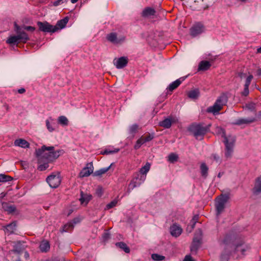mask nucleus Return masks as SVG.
Listing matches in <instances>:
<instances>
[{
    "label": "nucleus",
    "mask_w": 261,
    "mask_h": 261,
    "mask_svg": "<svg viewBox=\"0 0 261 261\" xmlns=\"http://www.w3.org/2000/svg\"><path fill=\"white\" fill-rule=\"evenodd\" d=\"M22 243H23V242L21 241L16 242L14 245V251L17 253H20L24 249V247L22 245Z\"/></svg>",
    "instance_id": "29"
},
{
    "label": "nucleus",
    "mask_w": 261,
    "mask_h": 261,
    "mask_svg": "<svg viewBox=\"0 0 261 261\" xmlns=\"http://www.w3.org/2000/svg\"><path fill=\"white\" fill-rule=\"evenodd\" d=\"M141 145H140L139 144H138V143H137V142L136 144H135V145L134 146V148L135 149H138L141 147Z\"/></svg>",
    "instance_id": "61"
},
{
    "label": "nucleus",
    "mask_w": 261,
    "mask_h": 261,
    "mask_svg": "<svg viewBox=\"0 0 261 261\" xmlns=\"http://www.w3.org/2000/svg\"><path fill=\"white\" fill-rule=\"evenodd\" d=\"M189 129L197 139L201 140L203 136L208 131L209 126H204L201 124H192Z\"/></svg>",
    "instance_id": "4"
},
{
    "label": "nucleus",
    "mask_w": 261,
    "mask_h": 261,
    "mask_svg": "<svg viewBox=\"0 0 261 261\" xmlns=\"http://www.w3.org/2000/svg\"><path fill=\"white\" fill-rule=\"evenodd\" d=\"M107 40L113 44H119L124 41L125 38L121 37L120 38L117 37L116 33H111L107 35Z\"/></svg>",
    "instance_id": "14"
},
{
    "label": "nucleus",
    "mask_w": 261,
    "mask_h": 261,
    "mask_svg": "<svg viewBox=\"0 0 261 261\" xmlns=\"http://www.w3.org/2000/svg\"><path fill=\"white\" fill-rule=\"evenodd\" d=\"M178 119L176 117L170 116L160 121L159 125L165 128H169L172 123H176Z\"/></svg>",
    "instance_id": "11"
},
{
    "label": "nucleus",
    "mask_w": 261,
    "mask_h": 261,
    "mask_svg": "<svg viewBox=\"0 0 261 261\" xmlns=\"http://www.w3.org/2000/svg\"><path fill=\"white\" fill-rule=\"evenodd\" d=\"M170 234L172 237L177 238L179 237L182 232L181 227L176 224H174L170 227Z\"/></svg>",
    "instance_id": "16"
},
{
    "label": "nucleus",
    "mask_w": 261,
    "mask_h": 261,
    "mask_svg": "<svg viewBox=\"0 0 261 261\" xmlns=\"http://www.w3.org/2000/svg\"><path fill=\"white\" fill-rule=\"evenodd\" d=\"M16 224L15 222H13L5 227V231L7 233L11 234L14 232L16 230Z\"/></svg>",
    "instance_id": "26"
},
{
    "label": "nucleus",
    "mask_w": 261,
    "mask_h": 261,
    "mask_svg": "<svg viewBox=\"0 0 261 261\" xmlns=\"http://www.w3.org/2000/svg\"><path fill=\"white\" fill-rule=\"evenodd\" d=\"M151 258L154 261H162L165 259V257L163 255L153 253L151 255Z\"/></svg>",
    "instance_id": "39"
},
{
    "label": "nucleus",
    "mask_w": 261,
    "mask_h": 261,
    "mask_svg": "<svg viewBox=\"0 0 261 261\" xmlns=\"http://www.w3.org/2000/svg\"><path fill=\"white\" fill-rule=\"evenodd\" d=\"M228 98L225 94H222L216 100L213 106L207 109V112L216 115L222 109L223 107L227 103Z\"/></svg>",
    "instance_id": "3"
},
{
    "label": "nucleus",
    "mask_w": 261,
    "mask_h": 261,
    "mask_svg": "<svg viewBox=\"0 0 261 261\" xmlns=\"http://www.w3.org/2000/svg\"><path fill=\"white\" fill-rule=\"evenodd\" d=\"M218 133L221 135V137L224 139L223 142L225 145V157L227 159H230L232 157L233 153L236 137V136L232 135L226 136L224 129L222 128H218Z\"/></svg>",
    "instance_id": "2"
},
{
    "label": "nucleus",
    "mask_w": 261,
    "mask_h": 261,
    "mask_svg": "<svg viewBox=\"0 0 261 261\" xmlns=\"http://www.w3.org/2000/svg\"><path fill=\"white\" fill-rule=\"evenodd\" d=\"M79 222V219L77 218H75L73 219V222H69L68 224L64 225L63 227L64 231H68L69 229H71L74 227V224L77 223Z\"/></svg>",
    "instance_id": "28"
},
{
    "label": "nucleus",
    "mask_w": 261,
    "mask_h": 261,
    "mask_svg": "<svg viewBox=\"0 0 261 261\" xmlns=\"http://www.w3.org/2000/svg\"><path fill=\"white\" fill-rule=\"evenodd\" d=\"M46 181L51 188H57L60 185L61 181L59 173H53L47 177Z\"/></svg>",
    "instance_id": "8"
},
{
    "label": "nucleus",
    "mask_w": 261,
    "mask_h": 261,
    "mask_svg": "<svg viewBox=\"0 0 261 261\" xmlns=\"http://www.w3.org/2000/svg\"><path fill=\"white\" fill-rule=\"evenodd\" d=\"M246 108L250 111H254L255 110V103L254 102H250L246 104Z\"/></svg>",
    "instance_id": "49"
},
{
    "label": "nucleus",
    "mask_w": 261,
    "mask_h": 261,
    "mask_svg": "<svg viewBox=\"0 0 261 261\" xmlns=\"http://www.w3.org/2000/svg\"><path fill=\"white\" fill-rule=\"evenodd\" d=\"M212 158L217 163H220L221 161H220V158L217 154H212Z\"/></svg>",
    "instance_id": "55"
},
{
    "label": "nucleus",
    "mask_w": 261,
    "mask_h": 261,
    "mask_svg": "<svg viewBox=\"0 0 261 261\" xmlns=\"http://www.w3.org/2000/svg\"><path fill=\"white\" fill-rule=\"evenodd\" d=\"M94 167L92 162L88 163L86 164L80 173V177H84L89 176L91 173H93Z\"/></svg>",
    "instance_id": "13"
},
{
    "label": "nucleus",
    "mask_w": 261,
    "mask_h": 261,
    "mask_svg": "<svg viewBox=\"0 0 261 261\" xmlns=\"http://www.w3.org/2000/svg\"><path fill=\"white\" fill-rule=\"evenodd\" d=\"M253 79V76L252 75H249L246 80V81H245V87H249L250 83H251V80H252Z\"/></svg>",
    "instance_id": "52"
},
{
    "label": "nucleus",
    "mask_w": 261,
    "mask_h": 261,
    "mask_svg": "<svg viewBox=\"0 0 261 261\" xmlns=\"http://www.w3.org/2000/svg\"><path fill=\"white\" fill-rule=\"evenodd\" d=\"M178 159V156L174 153H171L168 156V161L171 163H174Z\"/></svg>",
    "instance_id": "45"
},
{
    "label": "nucleus",
    "mask_w": 261,
    "mask_h": 261,
    "mask_svg": "<svg viewBox=\"0 0 261 261\" xmlns=\"http://www.w3.org/2000/svg\"><path fill=\"white\" fill-rule=\"evenodd\" d=\"M257 52L258 53H261V47H259V48H257Z\"/></svg>",
    "instance_id": "64"
},
{
    "label": "nucleus",
    "mask_w": 261,
    "mask_h": 261,
    "mask_svg": "<svg viewBox=\"0 0 261 261\" xmlns=\"http://www.w3.org/2000/svg\"><path fill=\"white\" fill-rule=\"evenodd\" d=\"M118 202V200L116 199H114L109 203L107 205V208L110 209L115 206Z\"/></svg>",
    "instance_id": "48"
},
{
    "label": "nucleus",
    "mask_w": 261,
    "mask_h": 261,
    "mask_svg": "<svg viewBox=\"0 0 261 261\" xmlns=\"http://www.w3.org/2000/svg\"><path fill=\"white\" fill-rule=\"evenodd\" d=\"M103 189L101 187H98L96 190V195L99 197H100L102 194H103Z\"/></svg>",
    "instance_id": "50"
},
{
    "label": "nucleus",
    "mask_w": 261,
    "mask_h": 261,
    "mask_svg": "<svg viewBox=\"0 0 261 261\" xmlns=\"http://www.w3.org/2000/svg\"><path fill=\"white\" fill-rule=\"evenodd\" d=\"M58 123L63 126H67L68 124V120L64 116H61L59 117L58 119Z\"/></svg>",
    "instance_id": "35"
},
{
    "label": "nucleus",
    "mask_w": 261,
    "mask_h": 261,
    "mask_svg": "<svg viewBox=\"0 0 261 261\" xmlns=\"http://www.w3.org/2000/svg\"><path fill=\"white\" fill-rule=\"evenodd\" d=\"M113 164L112 163L108 167L101 168V169H100L98 170L95 171L93 173V176H101L102 174L106 173L108 170H109L111 169V167H112Z\"/></svg>",
    "instance_id": "24"
},
{
    "label": "nucleus",
    "mask_w": 261,
    "mask_h": 261,
    "mask_svg": "<svg viewBox=\"0 0 261 261\" xmlns=\"http://www.w3.org/2000/svg\"><path fill=\"white\" fill-rule=\"evenodd\" d=\"M23 29L24 30L31 32H33L35 30V28L31 26H24Z\"/></svg>",
    "instance_id": "56"
},
{
    "label": "nucleus",
    "mask_w": 261,
    "mask_h": 261,
    "mask_svg": "<svg viewBox=\"0 0 261 261\" xmlns=\"http://www.w3.org/2000/svg\"><path fill=\"white\" fill-rule=\"evenodd\" d=\"M200 172L201 176L204 178H206L208 175V168L205 163H202L200 167Z\"/></svg>",
    "instance_id": "25"
},
{
    "label": "nucleus",
    "mask_w": 261,
    "mask_h": 261,
    "mask_svg": "<svg viewBox=\"0 0 261 261\" xmlns=\"http://www.w3.org/2000/svg\"><path fill=\"white\" fill-rule=\"evenodd\" d=\"M116 246L122 249L126 253H129L130 251L129 248L127 247L126 244L123 242H119L116 243Z\"/></svg>",
    "instance_id": "37"
},
{
    "label": "nucleus",
    "mask_w": 261,
    "mask_h": 261,
    "mask_svg": "<svg viewBox=\"0 0 261 261\" xmlns=\"http://www.w3.org/2000/svg\"><path fill=\"white\" fill-rule=\"evenodd\" d=\"M13 178L9 175L0 174V182H5L12 180Z\"/></svg>",
    "instance_id": "38"
},
{
    "label": "nucleus",
    "mask_w": 261,
    "mask_h": 261,
    "mask_svg": "<svg viewBox=\"0 0 261 261\" xmlns=\"http://www.w3.org/2000/svg\"><path fill=\"white\" fill-rule=\"evenodd\" d=\"M69 18L68 17H65L63 19L59 20L56 24V27L58 28V30L60 29H62L64 28L67 22H68Z\"/></svg>",
    "instance_id": "27"
},
{
    "label": "nucleus",
    "mask_w": 261,
    "mask_h": 261,
    "mask_svg": "<svg viewBox=\"0 0 261 261\" xmlns=\"http://www.w3.org/2000/svg\"><path fill=\"white\" fill-rule=\"evenodd\" d=\"M49 248L50 246L48 242H43L40 245V249L42 252L47 251Z\"/></svg>",
    "instance_id": "36"
},
{
    "label": "nucleus",
    "mask_w": 261,
    "mask_h": 261,
    "mask_svg": "<svg viewBox=\"0 0 261 261\" xmlns=\"http://www.w3.org/2000/svg\"><path fill=\"white\" fill-rule=\"evenodd\" d=\"M184 261H194V259L190 255H186L184 258Z\"/></svg>",
    "instance_id": "59"
},
{
    "label": "nucleus",
    "mask_w": 261,
    "mask_h": 261,
    "mask_svg": "<svg viewBox=\"0 0 261 261\" xmlns=\"http://www.w3.org/2000/svg\"><path fill=\"white\" fill-rule=\"evenodd\" d=\"M204 32V25L199 22L194 24L190 30V35L193 37H195Z\"/></svg>",
    "instance_id": "9"
},
{
    "label": "nucleus",
    "mask_w": 261,
    "mask_h": 261,
    "mask_svg": "<svg viewBox=\"0 0 261 261\" xmlns=\"http://www.w3.org/2000/svg\"><path fill=\"white\" fill-rule=\"evenodd\" d=\"M114 65L118 69L124 67L128 63V59L126 57H121L118 59H115L113 61Z\"/></svg>",
    "instance_id": "15"
},
{
    "label": "nucleus",
    "mask_w": 261,
    "mask_h": 261,
    "mask_svg": "<svg viewBox=\"0 0 261 261\" xmlns=\"http://www.w3.org/2000/svg\"><path fill=\"white\" fill-rule=\"evenodd\" d=\"M119 151V148H115L114 149H105L103 152H102V154H112L118 152Z\"/></svg>",
    "instance_id": "44"
},
{
    "label": "nucleus",
    "mask_w": 261,
    "mask_h": 261,
    "mask_svg": "<svg viewBox=\"0 0 261 261\" xmlns=\"http://www.w3.org/2000/svg\"><path fill=\"white\" fill-rule=\"evenodd\" d=\"M63 153L62 150H55L54 146L47 147L45 145H43L41 148L36 150V155L38 163L53 161Z\"/></svg>",
    "instance_id": "1"
},
{
    "label": "nucleus",
    "mask_w": 261,
    "mask_h": 261,
    "mask_svg": "<svg viewBox=\"0 0 261 261\" xmlns=\"http://www.w3.org/2000/svg\"><path fill=\"white\" fill-rule=\"evenodd\" d=\"M199 246L200 244L193 242L191 246V251L193 253H196Z\"/></svg>",
    "instance_id": "42"
},
{
    "label": "nucleus",
    "mask_w": 261,
    "mask_h": 261,
    "mask_svg": "<svg viewBox=\"0 0 261 261\" xmlns=\"http://www.w3.org/2000/svg\"><path fill=\"white\" fill-rule=\"evenodd\" d=\"M249 93V87L244 86V90L242 92V95L246 96L248 95Z\"/></svg>",
    "instance_id": "54"
},
{
    "label": "nucleus",
    "mask_w": 261,
    "mask_h": 261,
    "mask_svg": "<svg viewBox=\"0 0 261 261\" xmlns=\"http://www.w3.org/2000/svg\"><path fill=\"white\" fill-rule=\"evenodd\" d=\"M256 121V119L255 117H249L248 118H239L237 119L234 122L232 123L233 124L239 125V126H243L244 127L245 125H248L250 123L254 122Z\"/></svg>",
    "instance_id": "12"
},
{
    "label": "nucleus",
    "mask_w": 261,
    "mask_h": 261,
    "mask_svg": "<svg viewBox=\"0 0 261 261\" xmlns=\"http://www.w3.org/2000/svg\"><path fill=\"white\" fill-rule=\"evenodd\" d=\"M137 143H138V144H139L141 145H142V144L145 143V142H144V136H142L140 139H139L137 140Z\"/></svg>",
    "instance_id": "58"
},
{
    "label": "nucleus",
    "mask_w": 261,
    "mask_h": 261,
    "mask_svg": "<svg viewBox=\"0 0 261 261\" xmlns=\"http://www.w3.org/2000/svg\"><path fill=\"white\" fill-rule=\"evenodd\" d=\"M198 218H199L198 215H195L193 217V219L191 220V228L192 229L195 227V224L198 222Z\"/></svg>",
    "instance_id": "46"
},
{
    "label": "nucleus",
    "mask_w": 261,
    "mask_h": 261,
    "mask_svg": "<svg viewBox=\"0 0 261 261\" xmlns=\"http://www.w3.org/2000/svg\"><path fill=\"white\" fill-rule=\"evenodd\" d=\"M249 249V247L247 245H238L236 247V251L237 252H241L242 254H244V252Z\"/></svg>",
    "instance_id": "30"
},
{
    "label": "nucleus",
    "mask_w": 261,
    "mask_h": 261,
    "mask_svg": "<svg viewBox=\"0 0 261 261\" xmlns=\"http://www.w3.org/2000/svg\"><path fill=\"white\" fill-rule=\"evenodd\" d=\"M80 195L81 197L79 200L82 204L86 205L92 199V195L91 194L84 193L83 191L81 192Z\"/></svg>",
    "instance_id": "17"
},
{
    "label": "nucleus",
    "mask_w": 261,
    "mask_h": 261,
    "mask_svg": "<svg viewBox=\"0 0 261 261\" xmlns=\"http://www.w3.org/2000/svg\"><path fill=\"white\" fill-rule=\"evenodd\" d=\"M25 91V90L24 88H20V89H18V92L20 94H22V93H24Z\"/></svg>",
    "instance_id": "60"
},
{
    "label": "nucleus",
    "mask_w": 261,
    "mask_h": 261,
    "mask_svg": "<svg viewBox=\"0 0 261 261\" xmlns=\"http://www.w3.org/2000/svg\"><path fill=\"white\" fill-rule=\"evenodd\" d=\"M15 27V31L16 33L18 36V39L20 42L25 43L28 40H29L30 38L27 34L22 29L17 25L16 23L14 24Z\"/></svg>",
    "instance_id": "10"
},
{
    "label": "nucleus",
    "mask_w": 261,
    "mask_h": 261,
    "mask_svg": "<svg viewBox=\"0 0 261 261\" xmlns=\"http://www.w3.org/2000/svg\"><path fill=\"white\" fill-rule=\"evenodd\" d=\"M257 74L258 75L261 76V68L258 69L257 71Z\"/></svg>",
    "instance_id": "63"
},
{
    "label": "nucleus",
    "mask_w": 261,
    "mask_h": 261,
    "mask_svg": "<svg viewBox=\"0 0 261 261\" xmlns=\"http://www.w3.org/2000/svg\"><path fill=\"white\" fill-rule=\"evenodd\" d=\"M37 25L39 30L44 33H55L58 30L56 26H53L47 21H38Z\"/></svg>",
    "instance_id": "7"
},
{
    "label": "nucleus",
    "mask_w": 261,
    "mask_h": 261,
    "mask_svg": "<svg viewBox=\"0 0 261 261\" xmlns=\"http://www.w3.org/2000/svg\"><path fill=\"white\" fill-rule=\"evenodd\" d=\"M146 177V175H140L139 173H137L129 184L127 192L130 193L135 188L139 187L145 180Z\"/></svg>",
    "instance_id": "5"
},
{
    "label": "nucleus",
    "mask_w": 261,
    "mask_h": 261,
    "mask_svg": "<svg viewBox=\"0 0 261 261\" xmlns=\"http://www.w3.org/2000/svg\"><path fill=\"white\" fill-rule=\"evenodd\" d=\"M201 235H202L201 231L199 230L197 234L195 236V237L193 239V242L200 244Z\"/></svg>",
    "instance_id": "41"
},
{
    "label": "nucleus",
    "mask_w": 261,
    "mask_h": 261,
    "mask_svg": "<svg viewBox=\"0 0 261 261\" xmlns=\"http://www.w3.org/2000/svg\"><path fill=\"white\" fill-rule=\"evenodd\" d=\"M6 42L8 44H12L18 43L20 42V41L18 39L17 35H16L15 36H12L9 37L7 40Z\"/></svg>",
    "instance_id": "31"
},
{
    "label": "nucleus",
    "mask_w": 261,
    "mask_h": 261,
    "mask_svg": "<svg viewBox=\"0 0 261 261\" xmlns=\"http://www.w3.org/2000/svg\"><path fill=\"white\" fill-rule=\"evenodd\" d=\"M24 257L27 259L29 258V254L27 251L24 252Z\"/></svg>",
    "instance_id": "62"
},
{
    "label": "nucleus",
    "mask_w": 261,
    "mask_h": 261,
    "mask_svg": "<svg viewBox=\"0 0 261 261\" xmlns=\"http://www.w3.org/2000/svg\"><path fill=\"white\" fill-rule=\"evenodd\" d=\"M228 199L229 197L227 195H222L218 198L215 204L216 214L217 216L219 215L223 212L225 204Z\"/></svg>",
    "instance_id": "6"
},
{
    "label": "nucleus",
    "mask_w": 261,
    "mask_h": 261,
    "mask_svg": "<svg viewBox=\"0 0 261 261\" xmlns=\"http://www.w3.org/2000/svg\"><path fill=\"white\" fill-rule=\"evenodd\" d=\"M48 163L47 162H43L41 163H39L40 165L38 166V169L40 171H43L46 169L48 167Z\"/></svg>",
    "instance_id": "43"
},
{
    "label": "nucleus",
    "mask_w": 261,
    "mask_h": 261,
    "mask_svg": "<svg viewBox=\"0 0 261 261\" xmlns=\"http://www.w3.org/2000/svg\"><path fill=\"white\" fill-rule=\"evenodd\" d=\"M154 134H149L146 136H144V142L146 143L151 141L154 138Z\"/></svg>",
    "instance_id": "47"
},
{
    "label": "nucleus",
    "mask_w": 261,
    "mask_h": 261,
    "mask_svg": "<svg viewBox=\"0 0 261 261\" xmlns=\"http://www.w3.org/2000/svg\"><path fill=\"white\" fill-rule=\"evenodd\" d=\"M184 80L185 79L184 77H180L172 82L169 85L167 88L168 90L170 91H172L177 88L180 85L182 82L184 81Z\"/></svg>",
    "instance_id": "20"
},
{
    "label": "nucleus",
    "mask_w": 261,
    "mask_h": 261,
    "mask_svg": "<svg viewBox=\"0 0 261 261\" xmlns=\"http://www.w3.org/2000/svg\"><path fill=\"white\" fill-rule=\"evenodd\" d=\"M138 127V125L136 124H134L129 127V133L130 134L132 135L133 137H134L135 134L137 132Z\"/></svg>",
    "instance_id": "40"
},
{
    "label": "nucleus",
    "mask_w": 261,
    "mask_h": 261,
    "mask_svg": "<svg viewBox=\"0 0 261 261\" xmlns=\"http://www.w3.org/2000/svg\"><path fill=\"white\" fill-rule=\"evenodd\" d=\"M66 2L67 0H57L53 3V5L56 7Z\"/></svg>",
    "instance_id": "53"
},
{
    "label": "nucleus",
    "mask_w": 261,
    "mask_h": 261,
    "mask_svg": "<svg viewBox=\"0 0 261 261\" xmlns=\"http://www.w3.org/2000/svg\"><path fill=\"white\" fill-rule=\"evenodd\" d=\"M150 168V164L149 163H147L143 167H142L140 170V175H146V173L149 171Z\"/></svg>",
    "instance_id": "32"
},
{
    "label": "nucleus",
    "mask_w": 261,
    "mask_h": 261,
    "mask_svg": "<svg viewBox=\"0 0 261 261\" xmlns=\"http://www.w3.org/2000/svg\"><path fill=\"white\" fill-rule=\"evenodd\" d=\"M2 208L9 214H12L16 211V206L14 204H9L7 202H3L2 204Z\"/></svg>",
    "instance_id": "18"
},
{
    "label": "nucleus",
    "mask_w": 261,
    "mask_h": 261,
    "mask_svg": "<svg viewBox=\"0 0 261 261\" xmlns=\"http://www.w3.org/2000/svg\"><path fill=\"white\" fill-rule=\"evenodd\" d=\"M155 10L151 7L145 8L142 13V15L144 17H149L151 16H153L155 14Z\"/></svg>",
    "instance_id": "21"
},
{
    "label": "nucleus",
    "mask_w": 261,
    "mask_h": 261,
    "mask_svg": "<svg viewBox=\"0 0 261 261\" xmlns=\"http://www.w3.org/2000/svg\"><path fill=\"white\" fill-rule=\"evenodd\" d=\"M103 238L105 241H107L110 238V234L108 232H105L103 234Z\"/></svg>",
    "instance_id": "57"
},
{
    "label": "nucleus",
    "mask_w": 261,
    "mask_h": 261,
    "mask_svg": "<svg viewBox=\"0 0 261 261\" xmlns=\"http://www.w3.org/2000/svg\"><path fill=\"white\" fill-rule=\"evenodd\" d=\"M253 192L255 195H258L261 193V175L255 179Z\"/></svg>",
    "instance_id": "19"
},
{
    "label": "nucleus",
    "mask_w": 261,
    "mask_h": 261,
    "mask_svg": "<svg viewBox=\"0 0 261 261\" xmlns=\"http://www.w3.org/2000/svg\"><path fill=\"white\" fill-rule=\"evenodd\" d=\"M199 96V91L198 89L190 91L188 93V96L192 99H196Z\"/></svg>",
    "instance_id": "33"
},
{
    "label": "nucleus",
    "mask_w": 261,
    "mask_h": 261,
    "mask_svg": "<svg viewBox=\"0 0 261 261\" xmlns=\"http://www.w3.org/2000/svg\"><path fill=\"white\" fill-rule=\"evenodd\" d=\"M53 120L54 119L50 117L47 120H46L45 121L46 127L48 131L50 132H52L55 130L54 127L51 124V122H52Z\"/></svg>",
    "instance_id": "34"
},
{
    "label": "nucleus",
    "mask_w": 261,
    "mask_h": 261,
    "mask_svg": "<svg viewBox=\"0 0 261 261\" xmlns=\"http://www.w3.org/2000/svg\"><path fill=\"white\" fill-rule=\"evenodd\" d=\"M211 64L209 61H201L198 66V70L205 71L208 70L211 67Z\"/></svg>",
    "instance_id": "23"
},
{
    "label": "nucleus",
    "mask_w": 261,
    "mask_h": 261,
    "mask_svg": "<svg viewBox=\"0 0 261 261\" xmlns=\"http://www.w3.org/2000/svg\"><path fill=\"white\" fill-rule=\"evenodd\" d=\"M229 259L228 253H222L220 256L221 261H228Z\"/></svg>",
    "instance_id": "51"
},
{
    "label": "nucleus",
    "mask_w": 261,
    "mask_h": 261,
    "mask_svg": "<svg viewBox=\"0 0 261 261\" xmlns=\"http://www.w3.org/2000/svg\"><path fill=\"white\" fill-rule=\"evenodd\" d=\"M14 145L24 148H28L30 145L29 143L26 140L22 139L16 140L14 142Z\"/></svg>",
    "instance_id": "22"
}]
</instances>
